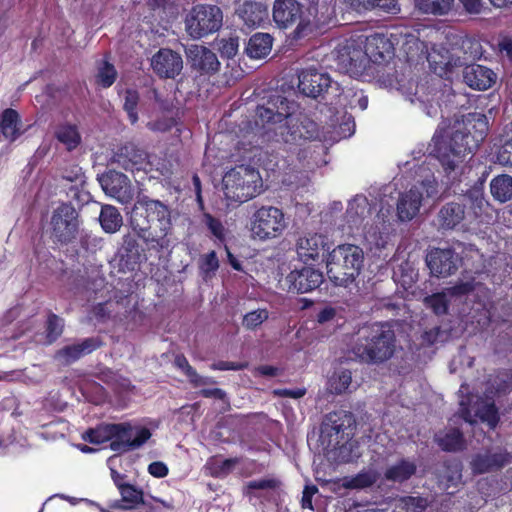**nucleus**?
<instances>
[{"instance_id":"obj_1","label":"nucleus","mask_w":512,"mask_h":512,"mask_svg":"<svg viewBox=\"0 0 512 512\" xmlns=\"http://www.w3.org/2000/svg\"><path fill=\"white\" fill-rule=\"evenodd\" d=\"M488 121L484 114L470 113L455 120L443 135L434 136L437 157L448 174L455 172L467 155L473 153L485 139Z\"/></svg>"},{"instance_id":"obj_2","label":"nucleus","mask_w":512,"mask_h":512,"mask_svg":"<svg viewBox=\"0 0 512 512\" xmlns=\"http://www.w3.org/2000/svg\"><path fill=\"white\" fill-rule=\"evenodd\" d=\"M131 225L145 242L165 248L171 231L169 208L159 200L147 196L138 197L131 211Z\"/></svg>"},{"instance_id":"obj_3","label":"nucleus","mask_w":512,"mask_h":512,"mask_svg":"<svg viewBox=\"0 0 512 512\" xmlns=\"http://www.w3.org/2000/svg\"><path fill=\"white\" fill-rule=\"evenodd\" d=\"M334 15L333 6L325 7L319 13L316 6L306 10L297 0H275L272 9L273 21L280 29H288L296 25L295 38H302L311 34L320 25L326 23Z\"/></svg>"},{"instance_id":"obj_4","label":"nucleus","mask_w":512,"mask_h":512,"mask_svg":"<svg viewBox=\"0 0 512 512\" xmlns=\"http://www.w3.org/2000/svg\"><path fill=\"white\" fill-rule=\"evenodd\" d=\"M508 379L510 377L506 373L497 376L492 384L493 386L496 385L495 391L487 389L484 399H481L478 395H468V388L462 385L459 389V404L460 413L465 421L473 424L480 420L487 423L490 428H495L499 417L493 398L497 393H504L512 387V382H508Z\"/></svg>"},{"instance_id":"obj_5","label":"nucleus","mask_w":512,"mask_h":512,"mask_svg":"<svg viewBox=\"0 0 512 512\" xmlns=\"http://www.w3.org/2000/svg\"><path fill=\"white\" fill-rule=\"evenodd\" d=\"M222 190L228 205H239L263 191V180L258 170L240 165L225 173Z\"/></svg>"},{"instance_id":"obj_6","label":"nucleus","mask_w":512,"mask_h":512,"mask_svg":"<svg viewBox=\"0 0 512 512\" xmlns=\"http://www.w3.org/2000/svg\"><path fill=\"white\" fill-rule=\"evenodd\" d=\"M364 254L360 247L352 244L339 245L327 259V275L336 284L345 286L359 275Z\"/></svg>"},{"instance_id":"obj_7","label":"nucleus","mask_w":512,"mask_h":512,"mask_svg":"<svg viewBox=\"0 0 512 512\" xmlns=\"http://www.w3.org/2000/svg\"><path fill=\"white\" fill-rule=\"evenodd\" d=\"M293 110L294 103L280 95L273 96L266 105L257 108L256 126L266 132H274L288 142L286 135L296 134V131H290L289 127V123L292 122Z\"/></svg>"},{"instance_id":"obj_8","label":"nucleus","mask_w":512,"mask_h":512,"mask_svg":"<svg viewBox=\"0 0 512 512\" xmlns=\"http://www.w3.org/2000/svg\"><path fill=\"white\" fill-rule=\"evenodd\" d=\"M364 342L357 343L353 352L365 362H382L393 354L394 332L384 324H374L362 331Z\"/></svg>"},{"instance_id":"obj_9","label":"nucleus","mask_w":512,"mask_h":512,"mask_svg":"<svg viewBox=\"0 0 512 512\" xmlns=\"http://www.w3.org/2000/svg\"><path fill=\"white\" fill-rule=\"evenodd\" d=\"M222 25L223 12L219 6L214 4H195L184 16L185 32L194 40L216 33Z\"/></svg>"},{"instance_id":"obj_10","label":"nucleus","mask_w":512,"mask_h":512,"mask_svg":"<svg viewBox=\"0 0 512 512\" xmlns=\"http://www.w3.org/2000/svg\"><path fill=\"white\" fill-rule=\"evenodd\" d=\"M288 227L283 211L275 206H261L251 215L249 232L256 241H269L280 237Z\"/></svg>"},{"instance_id":"obj_11","label":"nucleus","mask_w":512,"mask_h":512,"mask_svg":"<svg viewBox=\"0 0 512 512\" xmlns=\"http://www.w3.org/2000/svg\"><path fill=\"white\" fill-rule=\"evenodd\" d=\"M438 195V184L434 175L427 174L421 182L399 195L397 201V216L400 221L412 220L428 199Z\"/></svg>"},{"instance_id":"obj_12","label":"nucleus","mask_w":512,"mask_h":512,"mask_svg":"<svg viewBox=\"0 0 512 512\" xmlns=\"http://www.w3.org/2000/svg\"><path fill=\"white\" fill-rule=\"evenodd\" d=\"M364 46V35L353 36L339 45L337 49L339 68L352 77L363 75L369 67L368 56Z\"/></svg>"},{"instance_id":"obj_13","label":"nucleus","mask_w":512,"mask_h":512,"mask_svg":"<svg viewBox=\"0 0 512 512\" xmlns=\"http://www.w3.org/2000/svg\"><path fill=\"white\" fill-rule=\"evenodd\" d=\"M420 34V30L404 27L393 31L392 38L395 41V46L399 47L409 60L419 61L426 59L431 65L448 66L449 62H438L436 60L433 53L429 52L428 44L420 40Z\"/></svg>"},{"instance_id":"obj_14","label":"nucleus","mask_w":512,"mask_h":512,"mask_svg":"<svg viewBox=\"0 0 512 512\" xmlns=\"http://www.w3.org/2000/svg\"><path fill=\"white\" fill-rule=\"evenodd\" d=\"M298 78V88L306 96L315 98L329 91L334 96L342 94L338 81H333L328 73L314 67L302 70Z\"/></svg>"},{"instance_id":"obj_15","label":"nucleus","mask_w":512,"mask_h":512,"mask_svg":"<svg viewBox=\"0 0 512 512\" xmlns=\"http://www.w3.org/2000/svg\"><path fill=\"white\" fill-rule=\"evenodd\" d=\"M111 429L113 440L110 443V448L113 451L125 452L136 449L151 437L149 429L127 423L111 424Z\"/></svg>"},{"instance_id":"obj_16","label":"nucleus","mask_w":512,"mask_h":512,"mask_svg":"<svg viewBox=\"0 0 512 512\" xmlns=\"http://www.w3.org/2000/svg\"><path fill=\"white\" fill-rule=\"evenodd\" d=\"M481 291V285L475 284L473 281H461L441 293L426 297L424 301L426 306L431 308L435 314L443 315L447 312L448 302L452 299L460 300L464 296L470 297L474 292L478 295Z\"/></svg>"},{"instance_id":"obj_17","label":"nucleus","mask_w":512,"mask_h":512,"mask_svg":"<svg viewBox=\"0 0 512 512\" xmlns=\"http://www.w3.org/2000/svg\"><path fill=\"white\" fill-rule=\"evenodd\" d=\"M390 216V209L381 208L362 225L361 236L370 248H382L386 245L390 234Z\"/></svg>"},{"instance_id":"obj_18","label":"nucleus","mask_w":512,"mask_h":512,"mask_svg":"<svg viewBox=\"0 0 512 512\" xmlns=\"http://www.w3.org/2000/svg\"><path fill=\"white\" fill-rule=\"evenodd\" d=\"M78 215L74 207L62 204L57 207L51 217L53 236L60 242H70L78 231Z\"/></svg>"},{"instance_id":"obj_19","label":"nucleus","mask_w":512,"mask_h":512,"mask_svg":"<svg viewBox=\"0 0 512 512\" xmlns=\"http://www.w3.org/2000/svg\"><path fill=\"white\" fill-rule=\"evenodd\" d=\"M99 182L105 194L123 205H128L134 199V189L130 180L123 173L111 170L99 177Z\"/></svg>"},{"instance_id":"obj_20","label":"nucleus","mask_w":512,"mask_h":512,"mask_svg":"<svg viewBox=\"0 0 512 512\" xmlns=\"http://www.w3.org/2000/svg\"><path fill=\"white\" fill-rule=\"evenodd\" d=\"M329 248L326 238L313 232L302 234L296 242L297 255L304 263L318 260Z\"/></svg>"},{"instance_id":"obj_21","label":"nucleus","mask_w":512,"mask_h":512,"mask_svg":"<svg viewBox=\"0 0 512 512\" xmlns=\"http://www.w3.org/2000/svg\"><path fill=\"white\" fill-rule=\"evenodd\" d=\"M151 67L160 78L174 79L183 69V60L179 53L162 48L152 56Z\"/></svg>"},{"instance_id":"obj_22","label":"nucleus","mask_w":512,"mask_h":512,"mask_svg":"<svg viewBox=\"0 0 512 512\" xmlns=\"http://www.w3.org/2000/svg\"><path fill=\"white\" fill-rule=\"evenodd\" d=\"M322 281V273L311 267H304L301 270H293L285 279V282L288 285V290L296 293H308L317 288Z\"/></svg>"},{"instance_id":"obj_23","label":"nucleus","mask_w":512,"mask_h":512,"mask_svg":"<svg viewBox=\"0 0 512 512\" xmlns=\"http://www.w3.org/2000/svg\"><path fill=\"white\" fill-rule=\"evenodd\" d=\"M458 264V257L451 249H435L427 255V265L431 273L438 277L451 275Z\"/></svg>"},{"instance_id":"obj_24","label":"nucleus","mask_w":512,"mask_h":512,"mask_svg":"<svg viewBox=\"0 0 512 512\" xmlns=\"http://www.w3.org/2000/svg\"><path fill=\"white\" fill-rule=\"evenodd\" d=\"M463 79L470 88L484 91L496 83L497 74L486 66L472 64L464 68Z\"/></svg>"},{"instance_id":"obj_25","label":"nucleus","mask_w":512,"mask_h":512,"mask_svg":"<svg viewBox=\"0 0 512 512\" xmlns=\"http://www.w3.org/2000/svg\"><path fill=\"white\" fill-rule=\"evenodd\" d=\"M364 39V48L368 56L369 64L370 62H380L393 52L395 41L392 38V32L389 37L380 33H374L369 36H364Z\"/></svg>"},{"instance_id":"obj_26","label":"nucleus","mask_w":512,"mask_h":512,"mask_svg":"<svg viewBox=\"0 0 512 512\" xmlns=\"http://www.w3.org/2000/svg\"><path fill=\"white\" fill-rule=\"evenodd\" d=\"M186 55L191 65L202 72H216L220 66L215 53L205 46L193 44L186 49Z\"/></svg>"},{"instance_id":"obj_27","label":"nucleus","mask_w":512,"mask_h":512,"mask_svg":"<svg viewBox=\"0 0 512 512\" xmlns=\"http://www.w3.org/2000/svg\"><path fill=\"white\" fill-rule=\"evenodd\" d=\"M237 14L248 28H256L267 19L268 11L263 2L249 0L238 7Z\"/></svg>"},{"instance_id":"obj_28","label":"nucleus","mask_w":512,"mask_h":512,"mask_svg":"<svg viewBox=\"0 0 512 512\" xmlns=\"http://www.w3.org/2000/svg\"><path fill=\"white\" fill-rule=\"evenodd\" d=\"M370 214V204L368 199L364 196H356L353 198L348 205L346 212L347 223L353 229L354 227L358 229L361 225H363Z\"/></svg>"},{"instance_id":"obj_29","label":"nucleus","mask_w":512,"mask_h":512,"mask_svg":"<svg viewBox=\"0 0 512 512\" xmlns=\"http://www.w3.org/2000/svg\"><path fill=\"white\" fill-rule=\"evenodd\" d=\"M509 462V454L505 451L485 453L476 456L472 461V469L476 473H485L498 469Z\"/></svg>"},{"instance_id":"obj_30","label":"nucleus","mask_w":512,"mask_h":512,"mask_svg":"<svg viewBox=\"0 0 512 512\" xmlns=\"http://www.w3.org/2000/svg\"><path fill=\"white\" fill-rule=\"evenodd\" d=\"M0 129L6 139L15 141L23 133L19 114L11 108L5 109L0 117Z\"/></svg>"},{"instance_id":"obj_31","label":"nucleus","mask_w":512,"mask_h":512,"mask_svg":"<svg viewBox=\"0 0 512 512\" xmlns=\"http://www.w3.org/2000/svg\"><path fill=\"white\" fill-rule=\"evenodd\" d=\"M273 39L267 33L253 35L246 47V53L250 58L261 59L269 55L272 49Z\"/></svg>"},{"instance_id":"obj_32","label":"nucleus","mask_w":512,"mask_h":512,"mask_svg":"<svg viewBox=\"0 0 512 512\" xmlns=\"http://www.w3.org/2000/svg\"><path fill=\"white\" fill-rule=\"evenodd\" d=\"M490 191L495 200L504 203L512 198V177L506 174L494 177L490 182Z\"/></svg>"},{"instance_id":"obj_33","label":"nucleus","mask_w":512,"mask_h":512,"mask_svg":"<svg viewBox=\"0 0 512 512\" xmlns=\"http://www.w3.org/2000/svg\"><path fill=\"white\" fill-rule=\"evenodd\" d=\"M99 221L107 233L117 232L123 224V218L118 209L108 204L102 206Z\"/></svg>"},{"instance_id":"obj_34","label":"nucleus","mask_w":512,"mask_h":512,"mask_svg":"<svg viewBox=\"0 0 512 512\" xmlns=\"http://www.w3.org/2000/svg\"><path fill=\"white\" fill-rule=\"evenodd\" d=\"M98 343L93 339H86L80 344L67 346L59 352V357L63 358L66 363L73 362L81 356L88 354L95 350Z\"/></svg>"},{"instance_id":"obj_35","label":"nucleus","mask_w":512,"mask_h":512,"mask_svg":"<svg viewBox=\"0 0 512 512\" xmlns=\"http://www.w3.org/2000/svg\"><path fill=\"white\" fill-rule=\"evenodd\" d=\"M464 218V209L461 204L449 203L439 213V220L442 227L454 228Z\"/></svg>"},{"instance_id":"obj_36","label":"nucleus","mask_w":512,"mask_h":512,"mask_svg":"<svg viewBox=\"0 0 512 512\" xmlns=\"http://www.w3.org/2000/svg\"><path fill=\"white\" fill-rule=\"evenodd\" d=\"M415 8L424 14L445 15L454 5V0H414Z\"/></svg>"},{"instance_id":"obj_37","label":"nucleus","mask_w":512,"mask_h":512,"mask_svg":"<svg viewBox=\"0 0 512 512\" xmlns=\"http://www.w3.org/2000/svg\"><path fill=\"white\" fill-rule=\"evenodd\" d=\"M119 489L122 502L124 503L123 507L125 509H133L139 503H142L150 509L149 512L155 511L154 507L143 499V492L141 490L136 489L132 485H119Z\"/></svg>"},{"instance_id":"obj_38","label":"nucleus","mask_w":512,"mask_h":512,"mask_svg":"<svg viewBox=\"0 0 512 512\" xmlns=\"http://www.w3.org/2000/svg\"><path fill=\"white\" fill-rule=\"evenodd\" d=\"M461 466L458 462H451L445 466L444 471L439 478V486L444 489L448 494H453L454 491H450L451 488L457 487L461 481Z\"/></svg>"},{"instance_id":"obj_39","label":"nucleus","mask_w":512,"mask_h":512,"mask_svg":"<svg viewBox=\"0 0 512 512\" xmlns=\"http://www.w3.org/2000/svg\"><path fill=\"white\" fill-rule=\"evenodd\" d=\"M415 471L416 465L413 462L402 460L388 468L385 473V477L391 481L402 482L413 475Z\"/></svg>"},{"instance_id":"obj_40","label":"nucleus","mask_w":512,"mask_h":512,"mask_svg":"<svg viewBox=\"0 0 512 512\" xmlns=\"http://www.w3.org/2000/svg\"><path fill=\"white\" fill-rule=\"evenodd\" d=\"M378 476V473L373 470L364 471L354 477L344 478L342 486L347 489L367 488L376 482Z\"/></svg>"},{"instance_id":"obj_41","label":"nucleus","mask_w":512,"mask_h":512,"mask_svg":"<svg viewBox=\"0 0 512 512\" xmlns=\"http://www.w3.org/2000/svg\"><path fill=\"white\" fill-rule=\"evenodd\" d=\"M56 138L65 145L68 150L76 148L81 141L80 134L74 125L60 126L56 131Z\"/></svg>"},{"instance_id":"obj_42","label":"nucleus","mask_w":512,"mask_h":512,"mask_svg":"<svg viewBox=\"0 0 512 512\" xmlns=\"http://www.w3.org/2000/svg\"><path fill=\"white\" fill-rule=\"evenodd\" d=\"M176 364L185 373V375L189 378L190 382L195 387L215 383V381L211 377L200 376L196 372V370L192 366H190V364L184 357H177Z\"/></svg>"},{"instance_id":"obj_43","label":"nucleus","mask_w":512,"mask_h":512,"mask_svg":"<svg viewBox=\"0 0 512 512\" xmlns=\"http://www.w3.org/2000/svg\"><path fill=\"white\" fill-rule=\"evenodd\" d=\"M352 382L351 372L348 370H338L329 378L328 388L331 392L341 394L345 392Z\"/></svg>"},{"instance_id":"obj_44","label":"nucleus","mask_w":512,"mask_h":512,"mask_svg":"<svg viewBox=\"0 0 512 512\" xmlns=\"http://www.w3.org/2000/svg\"><path fill=\"white\" fill-rule=\"evenodd\" d=\"M439 446L447 451H455L462 447V434L457 429L436 435Z\"/></svg>"},{"instance_id":"obj_45","label":"nucleus","mask_w":512,"mask_h":512,"mask_svg":"<svg viewBox=\"0 0 512 512\" xmlns=\"http://www.w3.org/2000/svg\"><path fill=\"white\" fill-rule=\"evenodd\" d=\"M269 318L267 309H256L243 316L242 325L247 330H254Z\"/></svg>"},{"instance_id":"obj_46","label":"nucleus","mask_w":512,"mask_h":512,"mask_svg":"<svg viewBox=\"0 0 512 512\" xmlns=\"http://www.w3.org/2000/svg\"><path fill=\"white\" fill-rule=\"evenodd\" d=\"M216 49L223 58H233L239 50V41L237 37L221 38L215 41Z\"/></svg>"},{"instance_id":"obj_47","label":"nucleus","mask_w":512,"mask_h":512,"mask_svg":"<svg viewBox=\"0 0 512 512\" xmlns=\"http://www.w3.org/2000/svg\"><path fill=\"white\" fill-rule=\"evenodd\" d=\"M85 440L93 444H101L113 440V431L111 424L102 425L86 433Z\"/></svg>"},{"instance_id":"obj_48","label":"nucleus","mask_w":512,"mask_h":512,"mask_svg":"<svg viewBox=\"0 0 512 512\" xmlns=\"http://www.w3.org/2000/svg\"><path fill=\"white\" fill-rule=\"evenodd\" d=\"M240 462L238 458L225 459L222 461L213 460L211 462V474L215 477H223L232 472Z\"/></svg>"},{"instance_id":"obj_49","label":"nucleus","mask_w":512,"mask_h":512,"mask_svg":"<svg viewBox=\"0 0 512 512\" xmlns=\"http://www.w3.org/2000/svg\"><path fill=\"white\" fill-rule=\"evenodd\" d=\"M176 124L175 119L170 112H166L158 116L155 120H150L147 123L148 129L154 132H166Z\"/></svg>"},{"instance_id":"obj_50","label":"nucleus","mask_w":512,"mask_h":512,"mask_svg":"<svg viewBox=\"0 0 512 512\" xmlns=\"http://www.w3.org/2000/svg\"><path fill=\"white\" fill-rule=\"evenodd\" d=\"M139 100V95L134 90H127L124 96V109L128 114V118L132 124H135L138 120L136 112V106Z\"/></svg>"},{"instance_id":"obj_51","label":"nucleus","mask_w":512,"mask_h":512,"mask_svg":"<svg viewBox=\"0 0 512 512\" xmlns=\"http://www.w3.org/2000/svg\"><path fill=\"white\" fill-rule=\"evenodd\" d=\"M97 79L98 83L103 87H110L116 79L115 68L108 62L104 61L98 69Z\"/></svg>"},{"instance_id":"obj_52","label":"nucleus","mask_w":512,"mask_h":512,"mask_svg":"<svg viewBox=\"0 0 512 512\" xmlns=\"http://www.w3.org/2000/svg\"><path fill=\"white\" fill-rule=\"evenodd\" d=\"M427 506V500L421 497H405L399 501V507L406 512H422Z\"/></svg>"},{"instance_id":"obj_53","label":"nucleus","mask_w":512,"mask_h":512,"mask_svg":"<svg viewBox=\"0 0 512 512\" xmlns=\"http://www.w3.org/2000/svg\"><path fill=\"white\" fill-rule=\"evenodd\" d=\"M63 329V321L56 315H50L47 321V339L48 343L56 340Z\"/></svg>"},{"instance_id":"obj_54","label":"nucleus","mask_w":512,"mask_h":512,"mask_svg":"<svg viewBox=\"0 0 512 512\" xmlns=\"http://www.w3.org/2000/svg\"><path fill=\"white\" fill-rule=\"evenodd\" d=\"M278 481L272 478H265L259 480H253L247 483L248 493H253L256 490H271L275 489L278 486Z\"/></svg>"},{"instance_id":"obj_55","label":"nucleus","mask_w":512,"mask_h":512,"mask_svg":"<svg viewBox=\"0 0 512 512\" xmlns=\"http://www.w3.org/2000/svg\"><path fill=\"white\" fill-rule=\"evenodd\" d=\"M219 267V262L214 251L206 254L200 264V268L203 273L209 275L210 273H214Z\"/></svg>"},{"instance_id":"obj_56","label":"nucleus","mask_w":512,"mask_h":512,"mask_svg":"<svg viewBox=\"0 0 512 512\" xmlns=\"http://www.w3.org/2000/svg\"><path fill=\"white\" fill-rule=\"evenodd\" d=\"M416 276H417V274L411 266H408L405 273L404 272L399 273V271L394 272L395 281L400 283L404 288L411 287V285L416 280Z\"/></svg>"},{"instance_id":"obj_57","label":"nucleus","mask_w":512,"mask_h":512,"mask_svg":"<svg viewBox=\"0 0 512 512\" xmlns=\"http://www.w3.org/2000/svg\"><path fill=\"white\" fill-rule=\"evenodd\" d=\"M204 221L211 233L216 238L220 240L224 238L225 228L219 220L213 218L210 214H205Z\"/></svg>"},{"instance_id":"obj_58","label":"nucleus","mask_w":512,"mask_h":512,"mask_svg":"<svg viewBox=\"0 0 512 512\" xmlns=\"http://www.w3.org/2000/svg\"><path fill=\"white\" fill-rule=\"evenodd\" d=\"M373 2V9L379 8L384 12L392 14H395L400 11L397 0H375Z\"/></svg>"},{"instance_id":"obj_59","label":"nucleus","mask_w":512,"mask_h":512,"mask_svg":"<svg viewBox=\"0 0 512 512\" xmlns=\"http://www.w3.org/2000/svg\"><path fill=\"white\" fill-rule=\"evenodd\" d=\"M210 367L212 370H220V371L242 370L247 367V363L218 361V362L211 364Z\"/></svg>"},{"instance_id":"obj_60","label":"nucleus","mask_w":512,"mask_h":512,"mask_svg":"<svg viewBox=\"0 0 512 512\" xmlns=\"http://www.w3.org/2000/svg\"><path fill=\"white\" fill-rule=\"evenodd\" d=\"M148 472L157 478H163L168 474V467L163 462H153L148 466Z\"/></svg>"},{"instance_id":"obj_61","label":"nucleus","mask_w":512,"mask_h":512,"mask_svg":"<svg viewBox=\"0 0 512 512\" xmlns=\"http://www.w3.org/2000/svg\"><path fill=\"white\" fill-rule=\"evenodd\" d=\"M317 492L315 486H306L302 496V507L304 509H313L312 507V496Z\"/></svg>"},{"instance_id":"obj_62","label":"nucleus","mask_w":512,"mask_h":512,"mask_svg":"<svg viewBox=\"0 0 512 512\" xmlns=\"http://www.w3.org/2000/svg\"><path fill=\"white\" fill-rule=\"evenodd\" d=\"M275 394H277L279 396H285V397L298 399V398L303 397L306 394V389L305 388L280 389V390H276Z\"/></svg>"},{"instance_id":"obj_63","label":"nucleus","mask_w":512,"mask_h":512,"mask_svg":"<svg viewBox=\"0 0 512 512\" xmlns=\"http://www.w3.org/2000/svg\"><path fill=\"white\" fill-rule=\"evenodd\" d=\"M464 9L471 14H479L482 9L481 0H460Z\"/></svg>"},{"instance_id":"obj_64","label":"nucleus","mask_w":512,"mask_h":512,"mask_svg":"<svg viewBox=\"0 0 512 512\" xmlns=\"http://www.w3.org/2000/svg\"><path fill=\"white\" fill-rule=\"evenodd\" d=\"M336 314V310L332 307H326L321 310L317 316V320L319 323H325L334 318Z\"/></svg>"}]
</instances>
